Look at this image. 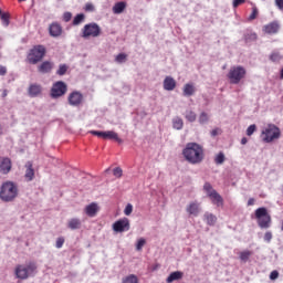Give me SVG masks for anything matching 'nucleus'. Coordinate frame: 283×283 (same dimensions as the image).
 Here are the masks:
<instances>
[{"instance_id": "f257e3e1", "label": "nucleus", "mask_w": 283, "mask_h": 283, "mask_svg": "<svg viewBox=\"0 0 283 283\" xmlns=\"http://www.w3.org/2000/svg\"><path fill=\"white\" fill-rule=\"evenodd\" d=\"M184 157L191 165H200L205 160V150L200 144L188 143L182 150Z\"/></svg>"}, {"instance_id": "f03ea898", "label": "nucleus", "mask_w": 283, "mask_h": 283, "mask_svg": "<svg viewBox=\"0 0 283 283\" xmlns=\"http://www.w3.org/2000/svg\"><path fill=\"white\" fill-rule=\"evenodd\" d=\"M19 196V186L12 181L2 184L0 188V200L2 202H14Z\"/></svg>"}, {"instance_id": "7ed1b4c3", "label": "nucleus", "mask_w": 283, "mask_h": 283, "mask_svg": "<svg viewBox=\"0 0 283 283\" xmlns=\"http://www.w3.org/2000/svg\"><path fill=\"white\" fill-rule=\"evenodd\" d=\"M34 271H36V263L30 262L27 265H17L14 273L18 280H28L30 275H34Z\"/></svg>"}, {"instance_id": "20e7f679", "label": "nucleus", "mask_w": 283, "mask_h": 283, "mask_svg": "<svg viewBox=\"0 0 283 283\" xmlns=\"http://www.w3.org/2000/svg\"><path fill=\"white\" fill-rule=\"evenodd\" d=\"M244 76H247V69L241 65L230 67V71L228 73V78L231 85H238L240 81L244 78Z\"/></svg>"}, {"instance_id": "39448f33", "label": "nucleus", "mask_w": 283, "mask_h": 283, "mask_svg": "<svg viewBox=\"0 0 283 283\" xmlns=\"http://www.w3.org/2000/svg\"><path fill=\"white\" fill-rule=\"evenodd\" d=\"M255 218L260 229H270L271 228V214L266 208H258L255 210Z\"/></svg>"}, {"instance_id": "423d86ee", "label": "nucleus", "mask_w": 283, "mask_h": 283, "mask_svg": "<svg viewBox=\"0 0 283 283\" xmlns=\"http://www.w3.org/2000/svg\"><path fill=\"white\" fill-rule=\"evenodd\" d=\"M43 56H45V46L43 45H35L33 49L30 50L28 54V62L31 65H36L40 61H43Z\"/></svg>"}, {"instance_id": "0eeeda50", "label": "nucleus", "mask_w": 283, "mask_h": 283, "mask_svg": "<svg viewBox=\"0 0 283 283\" xmlns=\"http://www.w3.org/2000/svg\"><path fill=\"white\" fill-rule=\"evenodd\" d=\"M90 36H93V39L101 36V27L96 22L85 24L82 29V38L90 39Z\"/></svg>"}, {"instance_id": "6e6552de", "label": "nucleus", "mask_w": 283, "mask_h": 283, "mask_svg": "<svg viewBox=\"0 0 283 283\" xmlns=\"http://www.w3.org/2000/svg\"><path fill=\"white\" fill-rule=\"evenodd\" d=\"M67 94V84L63 81H57L53 83L50 92L51 98H61Z\"/></svg>"}, {"instance_id": "1a4fd4ad", "label": "nucleus", "mask_w": 283, "mask_h": 283, "mask_svg": "<svg viewBox=\"0 0 283 283\" xmlns=\"http://www.w3.org/2000/svg\"><path fill=\"white\" fill-rule=\"evenodd\" d=\"M262 136L264 143H273V140L280 138V128L273 124H270L263 132Z\"/></svg>"}, {"instance_id": "9d476101", "label": "nucleus", "mask_w": 283, "mask_h": 283, "mask_svg": "<svg viewBox=\"0 0 283 283\" xmlns=\"http://www.w3.org/2000/svg\"><path fill=\"white\" fill-rule=\"evenodd\" d=\"M67 101L71 107H80V105H83V93L78 91H73L69 94Z\"/></svg>"}, {"instance_id": "9b49d317", "label": "nucleus", "mask_w": 283, "mask_h": 283, "mask_svg": "<svg viewBox=\"0 0 283 283\" xmlns=\"http://www.w3.org/2000/svg\"><path fill=\"white\" fill-rule=\"evenodd\" d=\"M129 219L123 218L113 223V231L115 233H125V231H129Z\"/></svg>"}, {"instance_id": "f8f14e48", "label": "nucleus", "mask_w": 283, "mask_h": 283, "mask_svg": "<svg viewBox=\"0 0 283 283\" xmlns=\"http://www.w3.org/2000/svg\"><path fill=\"white\" fill-rule=\"evenodd\" d=\"M186 211L190 217L198 218L200 216V211H202V208L198 201H192L186 207Z\"/></svg>"}, {"instance_id": "ddd939ff", "label": "nucleus", "mask_w": 283, "mask_h": 283, "mask_svg": "<svg viewBox=\"0 0 283 283\" xmlns=\"http://www.w3.org/2000/svg\"><path fill=\"white\" fill-rule=\"evenodd\" d=\"M12 169V161L8 157L0 158V172L10 174Z\"/></svg>"}, {"instance_id": "4468645a", "label": "nucleus", "mask_w": 283, "mask_h": 283, "mask_svg": "<svg viewBox=\"0 0 283 283\" xmlns=\"http://www.w3.org/2000/svg\"><path fill=\"white\" fill-rule=\"evenodd\" d=\"M41 92H43V87L40 84H31L28 90L29 96L31 98H36V96H41Z\"/></svg>"}, {"instance_id": "2eb2a0df", "label": "nucleus", "mask_w": 283, "mask_h": 283, "mask_svg": "<svg viewBox=\"0 0 283 283\" xmlns=\"http://www.w3.org/2000/svg\"><path fill=\"white\" fill-rule=\"evenodd\" d=\"M280 31V24L277 22H271L263 27L265 34H277Z\"/></svg>"}, {"instance_id": "dca6fc26", "label": "nucleus", "mask_w": 283, "mask_h": 283, "mask_svg": "<svg viewBox=\"0 0 283 283\" xmlns=\"http://www.w3.org/2000/svg\"><path fill=\"white\" fill-rule=\"evenodd\" d=\"M86 216H88V218H94L96 216V213H98V203L96 202H92L90 205H87L84 209Z\"/></svg>"}, {"instance_id": "f3484780", "label": "nucleus", "mask_w": 283, "mask_h": 283, "mask_svg": "<svg viewBox=\"0 0 283 283\" xmlns=\"http://www.w3.org/2000/svg\"><path fill=\"white\" fill-rule=\"evenodd\" d=\"M164 90L166 92H174L176 90V80L171 76H166L164 80Z\"/></svg>"}, {"instance_id": "a211bd4d", "label": "nucleus", "mask_w": 283, "mask_h": 283, "mask_svg": "<svg viewBox=\"0 0 283 283\" xmlns=\"http://www.w3.org/2000/svg\"><path fill=\"white\" fill-rule=\"evenodd\" d=\"M49 32L51 36H54V38L61 36V34L63 33V28L61 27V24L54 22L50 25Z\"/></svg>"}, {"instance_id": "6ab92c4d", "label": "nucleus", "mask_w": 283, "mask_h": 283, "mask_svg": "<svg viewBox=\"0 0 283 283\" xmlns=\"http://www.w3.org/2000/svg\"><path fill=\"white\" fill-rule=\"evenodd\" d=\"M54 67V63L50 62V61H45L43 62L39 67H38V71L41 73V74H50L52 72Z\"/></svg>"}, {"instance_id": "aec40b11", "label": "nucleus", "mask_w": 283, "mask_h": 283, "mask_svg": "<svg viewBox=\"0 0 283 283\" xmlns=\"http://www.w3.org/2000/svg\"><path fill=\"white\" fill-rule=\"evenodd\" d=\"M104 140H116V143H123V139L118 137V133L114 130L104 132Z\"/></svg>"}, {"instance_id": "412c9836", "label": "nucleus", "mask_w": 283, "mask_h": 283, "mask_svg": "<svg viewBox=\"0 0 283 283\" xmlns=\"http://www.w3.org/2000/svg\"><path fill=\"white\" fill-rule=\"evenodd\" d=\"M25 175L24 177L27 178V180L30 182L32 180H34V168H32V161H28L25 164Z\"/></svg>"}, {"instance_id": "4be33fe9", "label": "nucleus", "mask_w": 283, "mask_h": 283, "mask_svg": "<svg viewBox=\"0 0 283 283\" xmlns=\"http://www.w3.org/2000/svg\"><path fill=\"white\" fill-rule=\"evenodd\" d=\"M125 8H127V2L119 1V2L114 4L113 13L114 14H123V12H125Z\"/></svg>"}, {"instance_id": "5701e85b", "label": "nucleus", "mask_w": 283, "mask_h": 283, "mask_svg": "<svg viewBox=\"0 0 283 283\" xmlns=\"http://www.w3.org/2000/svg\"><path fill=\"white\" fill-rule=\"evenodd\" d=\"M182 275H185L182 272L175 271L169 274V276L166 279V282L167 283L178 282V280H182Z\"/></svg>"}, {"instance_id": "b1692460", "label": "nucleus", "mask_w": 283, "mask_h": 283, "mask_svg": "<svg viewBox=\"0 0 283 283\" xmlns=\"http://www.w3.org/2000/svg\"><path fill=\"white\" fill-rule=\"evenodd\" d=\"M81 219L78 218L70 219L67 222V227L69 229H71V231H76V229H81Z\"/></svg>"}, {"instance_id": "393cba45", "label": "nucleus", "mask_w": 283, "mask_h": 283, "mask_svg": "<svg viewBox=\"0 0 283 283\" xmlns=\"http://www.w3.org/2000/svg\"><path fill=\"white\" fill-rule=\"evenodd\" d=\"M203 218H205L207 224H209V227H213V224H216V222H218V218L216 217V214L210 213V212H206L203 214Z\"/></svg>"}, {"instance_id": "a878e982", "label": "nucleus", "mask_w": 283, "mask_h": 283, "mask_svg": "<svg viewBox=\"0 0 283 283\" xmlns=\"http://www.w3.org/2000/svg\"><path fill=\"white\" fill-rule=\"evenodd\" d=\"M210 200L212 201V205H217L218 207H222V205H224L222 196H220L218 192H214L212 197H210Z\"/></svg>"}, {"instance_id": "bb28decb", "label": "nucleus", "mask_w": 283, "mask_h": 283, "mask_svg": "<svg viewBox=\"0 0 283 283\" xmlns=\"http://www.w3.org/2000/svg\"><path fill=\"white\" fill-rule=\"evenodd\" d=\"M196 94V86L193 84H185L184 86V96H193Z\"/></svg>"}, {"instance_id": "cd10ccee", "label": "nucleus", "mask_w": 283, "mask_h": 283, "mask_svg": "<svg viewBox=\"0 0 283 283\" xmlns=\"http://www.w3.org/2000/svg\"><path fill=\"white\" fill-rule=\"evenodd\" d=\"M186 120H188V123H196V118H198V115L196 114V112L191 111V109H187L184 114Z\"/></svg>"}, {"instance_id": "c85d7f7f", "label": "nucleus", "mask_w": 283, "mask_h": 283, "mask_svg": "<svg viewBox=\"0 0 283 283\" xmlns=\"http://www.w3.org/2000/svg\"><path fill=\"white\" fill-rule=\"evenodd\" d=\"M172 127L174 129L180 130L182 127H185V122L180 117H175L172 118Z\"/></svg>"}, {"instance_id": "c756f323", "label": "nucleus", "mask_w": 283, "mask_h": 283, "mask_svg": "<svg viewBox=\"0 0 283 283\" xmlns=\"http://www.w3.org/2000/svg\"><path fill=\"white\" fill-rule=\"evenodd\" d=\"M209 118L210 117L207 112H201L198 118L199 125H207V123H209Z\"/></svg>"}, {"instance_id": "7c9ffc66", "label": "nucleus", "mask_w": 283, "mask_h": 283, "mask_svg": "<svg viewBox=\"0 0 283 283\" xmlns=\"http://www.w3.org/2000/svg\"><path fill=\"white\" fill-rule=\"evenodd\" d=\"M251 255H253V252H251L249 250L240 252L241 262H249V258H251Z\"/></svg>"}, {"instance_id": "2f4dec72", "label": "nucleus", "mask_w": 283, "mask_h": 283, "mask_svg": "<svg viewBox=\"0 0 283 283\" xmlns=\"http://www.w3.org/2000/svg\"><path fill=\"white\" fill-rule=\"evenodd\" d=\"M122 283H138V276L135 274H129L122 280Z\"/></svg>"}, {"instance_id": "473e14b6", "label": "nucleus", "mask_w": 283, "mask_h": 283, "mask_svg": "<svg viewBox=\"0 0 283 283\" xmlns=\"http://www.w3.org/2000/svg\"><path fill=\"white\" fill-rule=\"evenodd\" d=\"M84 21H85V14L80 13V14L74 17L73 25H81V23H83Z\"/></svg>"}, {"instance_id": "72a5a7b5", "label": "nucleus", "mask_w": 283, "mask_h": 283, "mask_svg": "<svg viewBox=\"0 0 283 283\" xmlns=\"http://www.w3.org/2000/svg\"><path fill=\"white\" fill-rule=\"evenodd\" d=\"M245 43H253V41H258V34L255 33H247L244 34Z\"/></svg>"}, {"instance_id": "f704fd0d", "label": "nucleus", "mask_w": 283, "mask_h": 283, "mask_svg": "<svg viewBox=\"0 0 283 283\" xmlns=\"http://www.w3.org/2000/svg\"><path fill=\"white\" fill-rule=\"evenodd\" d=\"M67 73L66 64H60L59 70L56 71L57 76H65Z\"/></svg>"}, {"instance_id": "c9c22d12", "label": "nucleus", "mask_w": 283, "mask_h": 283, "mask_svg": "<svg viewBox=\"0 0 283 283\" xmlns=\"http://www.w3.org/2000/svg\"><path fill=\"white\" fill-rule=\"evenodd\" d=\"M0 17H1L3 25H6V28H8L10 25V15H8V13H2Z\"/></svg>"}, {"instance_id": "e433bc0d", "label": "nucleus", "mask_w": 283, "mask_h": 283, "mask_svg": "<svg viewBox=\"0 0 283 283\" xmlns=\"http://www.w3.org/2000/svg\"><path fill=\"white\" fill-rule=\"evenodd\" d=\"M216 165H222L224 163V154L219 153L214 158Z\"/></svg>"}, {"instance_id": "4c0bfd02", "label": "nucleus", "mask_w": 283, "mask_h": 283, "mask_svg": "<svg viewBox=\"0 0 283 283\" xmlns=\"http://www.w3.org/2000/svg\"><path fill=\"white\" fill-rule=\"evenodd\" d=\"M270 60H272L273 63H277L279 61L282 60V55H280V53H277V52H273V53L270 55Z\"/></svg>"}, {"instance_id": "58836bf2", "label": "nucleus", "mask_w": 283, "mask_h": 283, "mask_svg": "<svg viewBox=\"0 0 283 283\" xmlns=\"http://www.w3.org/2000/svg\"><path fill=\"white\" fill-rule=\"evenodd\" d=\"M115 61L117 63H125V61H127V54L125 53H119L116 57Z\"/></svg>"}, {"instance_id": "ea45409f", "label": "nucleus", "mask_w": 283, "mask_h": 283, "mask_svg": "<svg viewBox=\"0 0 283 283\" xmlns=\"http://www.w3.org/2000/svg\"><path fill=\"white\" fill-rule=\"evenodd\" d=\"M63 244H65V239L63 237L57 238L55 242L56 249H62Z\"/></svg>"}, {"instance_id": "a19ab883", "label": "nucleus", "mask_w": 283, "mask_h": 283, "mask_svg": "<svg viewBox=\"0 0 283 283\" xmlns=\"http://www.w3.org/2000/svg\"><path fill=\"white\" fill-rule=\"evenodd\" d=\"M132 211H134V206H132V203H127V206L124 209L125 216H132Z\"/></svg>"}, {"instance_id": "79ce46f5", "label": "nucleus", "mask_w": 283, "mask_h": 283, "mask_svg": "<svg viewBox=\"0 0 283 283\" xmlns=\"http://www.w3.org/2000/svg\"><path fill=\"white\" fill-rule=\"evenodd\" d=\"M146 241L145 239H139L136 244V251H143V247H145Z\"/></svg>"}, {"instance_id": "37998d69", "label": "nucleus", "mask_w": 283, "mask_h": 283, "mask_svg": "<svg viewBox=\"0 0 283 283\" xmlns=\"http://www.w3.org/2000/svg\"><path fill=\"white\" fill-rule=\"evenodd\" d=\"M255 129H256L255 124L250 125L247 129V136H253V134L255 133Z\"/></svg>"}, {"instance_id": "c03bdc74", "label": "nucleus", "mask_w": 283, "mask_h": 283, "mask_svg": "<svg viewBox=\"0 0 283 283\" xmlns=\"http://www.w3.org/2000/svg\"><path fill=\"white\" fill-rule=\"evenodd\" d=\"M113 175L115 176V178H120L123 176V169L120 167H116L115 169H113Z\"/></svg>"}, {"instance_id": "a18cd8bd", "label": "nucleus", "mask_w": 283, "mask_h": 283, "mask_svg": "<svg viewBox=\"0 0 283 283\" xmlns=\"http://www.w3.org/2000/svg\"><path fill=\"white\" fill-rule=\"evenodd\" d=\"M255 19H258V8L253 7L252 8V13L249 17V21H253Z\"/></svg>"}, {"instance_id": "49530a36", "label": "nucleus", "mask_w": 283, "mask_h": 283, "mask_svg": "<svg viewBox=\"0 0 283 283\" xmlns=\"http://www.w3.org/2000/svg\"><path fill=\"white\" fill-rule=\"evenodd\" d=\"M90 134H92L93 136H97L98 138H104L105 136V132L103 130H91Z\"/></svg>"}, {"instance_id": "de8ad7c7", "label": "nucleus", "mask_w": 283, "mask_h": 283, "mask_svg": "<svg viewBox=\"0 0 283 283\" xmlns=\"http://www.w3.org/2000/svg\"><path fill=\"white\" fill-rule=\"evenodd\" d=\"M63 21H65V23H69V21H72V12H64Z\"/></svg>"}, {"instance_id": "09e8293b", "label": "nucleus", "mask_w": 283, "mask_h": 283, "mask_svg": "<svg viewBox=\"0 0 283 283\" xmlns=\"http://www.w3.org/2000/svg\"><path fill=\"white\" fill-rule=\"evenodd\" d=\"M271 240H273V233H271V231L265 232L264 241L269 243Z\"/></svg>"}, {"instance_id": "8fccbe9b", "label": "nucleus", "mask_w": 283, "mask_h": 283, "mask_svg": "<svg viewBox=\"0 0 283 283\" xmlns=\"http://www.w3.org/2000/svg\"><path fill=\"white\" fill-rule=\"evenodd\" d=\"M277 277H280V272H277V270L272 271L270 274V280H277Z\"/></svg>"}, {"instance_id": "3c124183", "label": "nucleus", "mask_w": 283, "mask_h": 283, "mask_svg": "<svg viewBox=\"0 0 283 283\" xmlns=\"http://www.w3.org/2000/svg\"><path fill=\"white\" fill-rule=\"evenodd\" d=\"M247 0H233L232 6L233 8H238L239 6H242V3H245Z\"/></svg>"}, {"instance_id": "603ef678", "label": "nucleus", "mask_w": 283, "mask_h": 283, "mask_svg": "<svg viewBox=\"0 0 283 283\" xmlns=\"http://www.w3.org/2000/svg\"><path fill=\"white\" fill-rule=\"evenodd\" d=\"M85 10H86V12H94V4L86 3L85 4Z\"/></svg>"}, {"instance_id": "864d4df0", "label": "nucleus", "mask_w": 283, "mask_h": 283, "mask_svg": "<svg viewBox=\"0 0 283 283\" xmlns=\"http://www.w3.org/2000/svg\"><path fill=\"white\" fill-rule=\"evenodd\" d=\"M218 191H216V189H210V190H206V193L208 197L212 198L214 193H217Z\"/></svg>"}, {"instance_id": "5fc2aeb1", "label": "nucleus", "mask_w": 283, "mask_h": 283, "mask_svg": "<svg viewBox=\"0 0 283 283\" xmlns=\"http://www.w3.org/2000/svg\"><path fill=\"white\" fill-rule=\"evenodd\" d=\"M275 6L283 11V0H275Z\"/></svg>"}, {"instance_id": "6e6d98bb", "label": "nucleus", "mask_w": 283, "mask_h": 283, "mask_svg": "<svg viewBox=\"0 0 283 283\" xmlns=\"http://www.w3.org/2000/svg\"><path fill=\"white\" fill-rule=\"evenodd\" d=\"M8 74V69L6 66H0V76H6Z\"/></svg>"}, {"instance_id": "4d7b16f0", "label": "nucleus", "mask_w": 283, "mask_h": 283, "mask_svg": "<svg viewBox=\"0 0 283 283\" xmlns=\"http://www.w3.org/2000/svg\"><path fill=\"white\" fill-rule=\"evenodd\" d=\"M211 189H213V186H211V184L206 182V184L203 185V190H205V191H209V190H211Z\"/></svg>"}, {"instance_id": "13d9d810", "label": "nucleus", "mask_w": 283, "mask_h": 283, "mask_svg": "<svg viewBox=\"0 0 283 283\" xmlns=\"http://www.w3.org/2000/svg\"><path fill=\"white\" fill-rule=\"evenodd\" d=\"M253 205H255V199L254 198H250L248 200V207H253Z\"/></svg>"}, {"instance_id": "bf43d9fd", "label": "nucleus", "mask_w": 283, "mask_h": 283, "mask_svg": "<svg viewBox=\"0 0 283 283\" xmlns=\"http://www.w3.org/2000/svg\"><path fill=\"white\" fill-rule=\"evenodd\" d=\"M6 96H8V90H7V88H4V90L2 91V98H6Z\"/></svg>"}, {"instance_id": "052dcab7", "label": "nucleus", "mask_w": 283, "mask_h": 283, "mask_svg": "<svg viewBox=\"0 0 283 283\" xmlns=\"http://www.w3.org/2000/svg\"><path fill=\"white\" fill-rule=\"evenodd\" d=\"M247 143H249V140L247 139V137H243V138L241 139V145H247Z\"/></svg>"}, {"instance_id": "680f3d73", "label": "nucleus", "mask_w": 283, "mask_h": 283, "mask_svg": "<svg viewBox=\"0 0 283 283\" xmlns=\"http://www.w3.org/2000/svg\"><path fill=\"white\" fill-rule=\"evenodd\" d=\"M211 136H218V129H213V130L211 132Z\"/></svg>"}, {"instance_id": "e2e57ef3", "label": "nucleus", "mask_w": 283, "mask_h": 283, "mask_svg": "<svg viewBox=\"0 0 283 283\" xmlns=\"http://www.w3.org/2000/svg\"><path fill=\"white\" fill-rule=\"evenodd\" d=\"M281 78H283V67H282V70H281Z\"/></svg>"}, {"instance_id": "0e129e2a", "label": "nucleus", "mask_w": 283, "mask_h": 283, "mask_svg": "<svg viewBox=\"0 0 283 283\" xmlns=\"http://www.w3.org/2000/svg\"><path fill=\"white\" fill-rule=\"evenodd\" d=\"M106 174H109V168L105 170Z\"/></svg>"}, {"instance_id": "69168bd1", "label": "nucleus", "mask_w": 283, "mask_h": 283, "mask_svg": "<svg viewBox=\"0 0 283 283\" xmlns=\"http://www.w3.org/2000/svg\"><path fill=\"white\" fill-rule=\"evenodd\" d=\"M3 13H2V11H1V9H0V17L2 15Z\"/></svg>"}]
</instances>
